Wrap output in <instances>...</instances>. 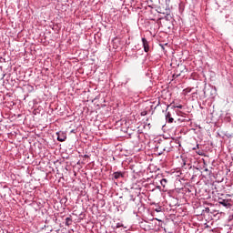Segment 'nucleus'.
<instances>
[{
    "mask_svg": "<svg viewBox=\"0 0 233 233\" xmlns=\"http://www.w3.org/2000/svg\"><path fill=\"white\" fill-rule=\"evenodd\" d=\"M142 43L145 52H148L150 50V46H148V41L147 40V38H142Z\"/></svg>",
    "mask_w": 233,
    "mask_h": 233,
    "instance_id": "obj_1",
    "label": "nucleus"
},
{
    "mask_svg": "<svg viewBox=\"0 0 233 233\" xmlns=\"http://www.w3.org/2000/svg\"><path fill=\"white\" fill-rule=\"evenodd\" d=\"M172 115L170 114V112H168L166 116V119L167 121V123H174V119L171 116Z\"/></svg>",
    "mask_w": 233,
    "mask_h": 233,
    "instance_id": "obj_2",
    "label": "nucleus"
},
{
    "mask_svg": "<svg viewBox=\"0 0 233 233\" xmlns=\"http://www.w3.org/2000/svg\"><path fill=\"white\" fill-rule=\"evenodd\" d=\"M220 205H223V207H230V203H228V200L222 199L219 201Z\"/></svg>",
    "mask_w": 233,
    "mask_h": 233,
    "instance_id": "obj_3",
    "label": "nucleus"
},
{
    "mask_svg": "<svg viewBox=\"0 0 233 233\" xmlns=\"http://www.w3.org/2000/svg\"><path fill=\"white\" fill-rule=\"evenodd\" d=\"M115 179H119V177H123V173L121 172H115L114 173Z\"/></svg>",
    "mask_w": 233,
    "mask_h": 233,
    "instance_id": "obj_4",
    "label": "nucleus"
},
{
    "mask_svg": "<svg viewBox=\"0 0 233 233\" xmlns=\"http://www.w3.org/2000/svg\"><path fill=\"white\" fill-rule=\"evenodd\" d=\"M71 223H72V218H66V227H70Z\"/></svg>",
    "mask_w": 233,
    "mask_h": 233,
    "instance_id": "obj_5",
    "label": "nucleus"
},
{
    "mask_svg": "<svg viewBox=\"0 0 233 233\" xmlns=\"http://www.w3.org/2000/svg\"><path fill=\"white\" fill-rule=\"evenodd\" d=\"M160 183H161L162 187H165V186L167 185V178H163V179L160 181Z\"/></svg>",
    "mask_w": 233,
    "mask_h": 233,
    "instance_id": "obj_6",
    "label": "nucleus"
},
{
    "mask_svg": "<svg viewBox=\"0 0 233 233\" xmlns=\"http://www.w3.org/2000/svg\"><path fill=\"white\" fill-rule=\"evenodd\" d=\"M57 139H58L60 142H63V141H65V139H66V137H60V136H58V137H57Z\"/></svg>",
    "mask_w": 233,
    "mask_h": 233,
    "instance_id": "obj_7",
    "label": "nucleus"
},
{
    "mask_svg": "<svg viewBox=\"0 0 233 233\" xmlns=\"http://www.w3.org/2000/svg\"><path fill=\"white\" fill-rule=\"evenodd\" d=\"M196 148H199V144H197L196 147H193L192 150H196Z\"/></svg>",
    "mask_w": 233,
    "mask_h": 233,
    "instance_id": "obj_8",
    "label": "nucleus"
},
{
    "mask_svg": "<svg viewBox=\"0 0 233 233\" xmlns=\"http://www.w3.org/2000/svg\"><path fill=\"white\" fill-rule=\"evenodd\" d=\"M176 108H183L182 105L177 106Z\"/></svg>",
    "mask_w": 233,
    "mask_h": 233,
    "instance_id": "obj_9",
    "label": "nucleus"
},
{
    "mask_svg": "<svg viewBox=\"0 0 233 233\" xmlns=\"http://www.w3.org/2000/svg\"><path fill=\"white\" fill-rule=\"evenodd\" d=\"M198 154L199 156H201V153L198 152Z\"/></svg>",
    "mask_w": 233,
    "mask_h": 233,
    "instance_id": "obj_10",
    "label": "nucleus"
}]
</instances>
